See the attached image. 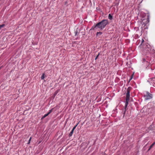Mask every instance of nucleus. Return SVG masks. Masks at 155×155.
I'll return each instance as SVG.
<instances>
[{
    "instance_id": "obj_3",
    "label": "nucleus",
    "mask_w": 155,
    "mask_h": 155,
    "mask_svg": "<svg viewBox=\"0 0 155 155\" xmlns=\"http://www.w3.org/2000/svg\"><path fill=\"white\" fill-rule=\"evenodd\" d=\"M146 100L150 99L152 98V95L149 92H146L144 96Z\"/></svg>"
},
{
    "instance_id": "obj_19",
    "label": "nucleus",
    "mask_w": 155,
    "mask_h": 155,
    "mask_svg": "<svg viewBox=\"0 0 155 155\" xmlns=\"http://www.w3.org/2000/svg\"><path fill=\"white\" fill-rule=\"evenodd\" d=\"M145 51H148V52H149V50H148V49L147 48H146V49H145Z\"/></svg>"
},
{
    "instance_id": "obj_21",
    "label": "nucleus",
    "mask_w": 155,
    "mask_h": 155,
    "mask_svg": "<svg viewBox=\"0 0 155 155\" xmlns=\"http://www.w3.org/2000/svg\"><path fill=\"white\" fill-rule=\"evenodd\" d=\"M151 148H150V147H149V149H148V151L150 150V149Z\"/></svg>"
},
{
    "instance_id": "obj_25",
    "label": "nucleus",
    "mask_w": 155,
    "mask_h": 155,
    "mask_svg": "<svg viewBox=\"0 0 155 155\" xmlns=\"http://www.w3.org/2000/svg\"><path fill=\"white\" fill-rule=\"evenodd\" d=\"M143 61H145V59H143Z\"/></svg>"
},
{
    "instance_id": "obj_14",
    "label": "nucleus",
    "mask_w": 155,
    "mask_h": 155,
    "mask_svg": "<svg viewBox=\"0 0 155 155\" xmlns=\"http://www.w3.org/2000/svg\"><path fill=\"white\" fill-rule=\"evenodd\" d=\"M155 144V142L153 143L150 146V148H152Z\"/></svg>"
},
{
    "instance_id": "obj_24",
    "label": "nucleus",
    "mask_w": 155,
    "mask_h": 155,
    "mask_svg": "<svg viewBox=\"0 0 155 155\" xmlns=\"http://www.w3.org/2000/svg\"><path fill=\"white\" fill-rule=\"evenodd\" d=\"M133 75V74L132 75H131V78H130V80L129 81H130V80L132 79V76Z\"/></svg>"
},
{
    "instance_id": "obj_1",
    "label": "nucleus",
    "mask_w": 155,
    "mask_h": 155,
    "mask_svg": "<svg viewBox=\"0 0 155 155\" xmlns=\"http://www.w3.org/2000/svg\"><path fill=\"white\" fill-rule=\"evenodd\" d=\"M108 23L107 20L104 19L97 23L95 25L93 26L91 30H97L99 31L101 30L106 27Z\"/></svg>"
},
{
    "instance_id": "obj_20",
    "label": "nucleus",
    "mask_w": 155,
    "mask_h": 155,
    "mask_svg": "<svg viewBox=\"0 0 155 155\" xmlns=\"http://www.w3.org/2000/svg\"><path fill=\"white\" fill-rule=\"evenodd\" d=\"M151 148H150V147H149V149H148V151L150 150V149Z\"/></svg>"
},
{
    "instance_id": "obj_17",
    "label": "nucleus",
    "mask_w": 155,
    "mask_h": 155,
    "mask_svg": "<svg viewBox=\"0 0 155 155\" xmlns=\"http://www.w3.org/2000/svg\"><path fill=\"white\" fill-rule=\"evenodd\" d=\"M99 54H100V53H99L97 55V56L96 57V58H95V60H96L97 58H98V56H99Z\"/></svg>"
},
{
    "instance_id": "obj_13",
    "label": "nucleus",
    "mask_w": 155,
    "mask_h": 155,
    "mask_svg": "<svg viewBox=\"0 0 155 155\" xmlns=\"http://www.w3.org/2000/svg\"><path fill=\"white\" fill-rule=\"evenodd\" d=\"M153 112L155 114V107L153 108H152Z\"/></svg>"
},
{
    "instance_id": "obj_8",
    "label": "nucleus",
    "mask_w": 155,
    "mask_h": 155,
    "mask_svg": "<svg viewBox=\"0 0 155 155\" xmlns=\"http://www.w3.org/2000/svg\"><path fill=\"white\" fill-rule=\"evenodd\" d=\"M44 75H45V73L43 74L42 75V76L41 77V80H43L44 79V78H45Z\"/></svg>"
},
{
    "instance_id": "obj_6",
    "label": "nucleus",
    "mask_w": 155,
    "mask_h": 155,
    "mask_svg": "<svg viewBox=\"0 0 155 155\" xmlns=\"http://www.w3.org/2000/svg\"><path fill=\"white\" fill-rule=\"evenodd\" d=\"M74 130H71V131L69 133V136H72L74 132Z\"/></svg>"
},
{
    "instance_id": "obj_9",
    "label": "nucleus",
    "mask_w": 155,
    "mask_h": 155,
    "mask_svg": "<svg viewBox=\"0 0 155 155\" xmlns=\"http://www.w3.org/2000/svg\"><path fill=\"white\" fill-rule=\"evenodd\" d=\"M49 114H48V113L45 114L44 115L43 117L42 118H44L45 117H46Z\"/></svg>"
},
{
    "instance_id": "obj_22",
    "label": "nucleus",
    "mask_w": 155,
    "mask_h": 155,
    "mask_svg": "<svg viewBox=\"0 0 155 155\" xmlns=\"http://www.w3.org/2000/svg\"><path fill=\"white\" fill-rule=\"evenodd\" d=\"M151 148H150V147H149V149H148V151L150 150V149Z\"/></svg>"
},
{
    "instance_id": "obj_5",
    "label": "nucleus",
    "mask_w": 155,
    "mask_h": 155,
    "mask_svg": "<svg viewBox=\"0 0 155 155\" xmlns=\"http://www.w3.org/2000/svg\"><path fill=\"white\" fill-rule=\"evenodd\" d=\"M102 34V33L101 32H97V33L96 35L97 36H99L101 35Z\"/></svg>"
},
{
    "instance_id": "obj_4",
    "label": "nucleus",
    "mask_w": 155,
    "mask_h": 155,
    "mask_svg": "<svg viewBox=\"0 0 155 155\" xmlns=\"http://www.w3.org/2000/svg\"><path fill=\"white\" fill-rule=\"evenodd\" d=\"M146 20L143 19L142 21V28L143 27H144V26L146 25L149 22V18H147V19L146 20V21H145Z\"/></svg>"
},
{
    "instance_id": "obj_10",
    "label": "nucleus",
    "mask_w": 155,
    "mask_h": 155,
    "mask_svg": "<svg viewBox=\"0 0 155 155\" xmlns=\"http://www.w3.org/2000/svg\"><path fill=\"white\" fill-rule=\"evenodd\" d=\"M31 139H32V137H30V138L28 140V141L27 143L28 144H30V141L31 140Z\"/></svg>"
},
{
    "instance_id": "obj_12",
    "label": "nucleus",
    "mask_w": 155,
    "mask_h": 155,
    "mask_svg": "<svg viewBox=\"0 0 155 155\" xmlns=\"http://www.w3.org/2000/svg\"><path fill=\"white\" fill-rule=\"evenodd\" d=\"M79 123V122H78L74 127H73V128L72 129V130H74V129L76 128V127L78 126V125Z\"/></svg>"
},
{
    "instance_id": "obj_16",
    "label": "nucleus",
    "mask_w": 155,
    "mask_h": 155,
    "mask_svg": "<svg viewBox=\"0 0 155 155\" xmlns=\"http://www.w3.org/2000/svg\"><path fill=\"white\" fill-rule=\"evenodd\" d=\"M53 109V108H52V109L49 110V112L48 113L49 114H50L52 111V110Z\"/></svg>"
},
{
    "instance_id": "obj_15",
    "label": "nucleus",
    "mask_w": 155,
    "mask_h": 155,
    "mask_svg": "<svg viewBox=\"0 0 155 155\" xmlns=\"http://www.w3.org/2000/svg\"><path fill=\"white\" fill-rule=\"evenodd\" d=\"M144 41V40L143 39H142L141 40V43L140 45H142V44L143 43Z\"/></svg>"
},
{
    "instance_id": "obj_11",
    "label": "nucleus",
    "mask_w": 155,
    "mask_h": 155,
    "mask_svg": "<svg viewBox=\"0 0 155 155\" xmlns=\"http://www.w3.org/2000/svg\"><path fill=\"white\" fill-rule=\"evenodd\" d=\"M5 26V25L4 24H3L2 25H0V30L2 27H4Z\"/></svg>"
},
{
    "instance_id": "obj_7",
    "label": "nucleus",
    "mask_w": 155,
    "mask_h": 155,
    "mask_svg": "<svg viewBox=\"0 0 155 155\" xmlns=\"http://www.w3.org/2000/svg\"><path fill=\"white\" fill-rule=\"evenodd\" d=\"M108 17L110 20H111L113 18L112 16L110 14L109 15Z\"/></svg>"
},
{
    "instance_id": "obj_2",
    "label": "nucleus",
    "mask_w": 155,
    "mask_h": 155,
    "mask_svg": "<svg viewBox=\"0 0 155 155\" xmlns=\"http://www.w3.org/2000/svg\"><path fill=\"white\" fill-rule=\"evenodd\" d=\"M132 89V88L131 87H129L127 88V90L126 97V102H125V110L124 113V114L125 113L126 109L127 106V105L128 104V102L129 101L130 97V91Z\"/></svg>"
},
{
    "instance_id": "obj_23",
    "label": "nucleus",
    "mask_w": 155,
    "mask_h": 155,
    "mask_svg": "<svg viewBox=\"0 0 155 155\" xmlns=\"http://www.w3.org/2000/svg\"><path fill=\"white\" fill-rule=\"evenodd\" d=\"M155 79V78H152L151 79V80L152 81V80H153V79Z\"/></svg>"
},
{
    "instance_id": "obj_18",
    "label": "nucleus",
    "mask_w": 155,
    "mask_h": 155,
    "mask_svg": "<svg viewBox=\"0 0 155 155\" xmlns=\"http://www.w3.org/2000/svg\"><path fill=\"white\" fill-rule=\"evenodd\" d=\"M78 33V31H75V35H77Z\"/></svg>"
}]
</instances>
